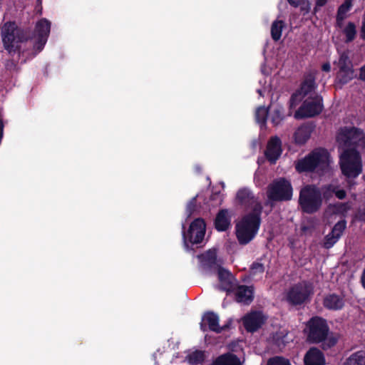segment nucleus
Segmentation results:
<instances>
[{"instance_id":"f257e3e1","label":"nucleus","mask_w":365,"mask_h":365,"mask_svg":"<svg viewBox=\"0 0 365 365\" xmlns=\"http://www.w3.org/2000/svg\"><path fill=\"white\" fill-rule=\"evenodd\" d=\"M51 31V22L46 19H41L37 21L34 32V37L30 38L29 33L17 26L15 22L9 21L4 24L1 34L5 50L11 56L17 53L19 56L25 53L21 49V43H26L32 46L29 55L34 57L41 52L46 42Z\"/></svg>"},{"instance_id":"f03ea898","label":"nucleus","mask_w":365,"mask_h":365,"mask_svg":"<svg viewBox=\"0 0 365 365\" xmlns=\"http://www.w3.org/2000/svg\"><path fill=\"white\" fill-rule=\"evenodd\" d=\"M307 340L312 344L322 343L323 350H328L334 347L338 338L334 334H329V327L327 322L322 317H313L309 319L306 324Z\"/></svg>"},{"instance_id":"7ed1b4c3","label":"nucleus","mask_w":365,"mask_h":365,"mask_svg":"<svg viewBox=\"0 0 365 365\" xmlns=\"http://www.w3.org/2000/svg\"><path fill=\"white\" fill-rule=\"evenodd\" d=\"M262 210L261 203H256L251 212L236 225V237L240 245L248 244L257 234L261 225Z\"/></svg>"},{"instance_id":"20e7f679","label":"nucleus","mask_w":365,"mask_h":365,"mask_svg":"<svg viewBox=\"0 0 365 365\" xmlns=\"http://www.w3.org/2000/svg\"><path fill=\"white\" fill-rule=\"evenodd\" d=\"M330 155L324 148L314 149L304 158L294 163V168L297 173H313L317 171L324 173L329 167Z\"/></svg>"},{"instance_id":"39448f33","label":"nucleus","mask_w":365,"mask_h":365,"mask_svg":"<svg viewBox=\"0 0 365 365\" xmlns=\"http://www.w3.org/2000/svg\"><path fill=\"white\" fill-rule=\"evenodd\" d=\"M339 165L341 172L351 187L354 185L352 180L358 178L363 172L362 158L359 150L355 148H344L340 153Z\"/></svg>"},{"instance_id":"423d86ee","label":"nucleus","mask_w":365,"mask_h":365,"mask_svg":"<svg viewBox=\"0 0 365 365\" xmlns=\"http://www.w3.org/2000/svg\"><path fill=\"white\" fill-rule=\"evenodd\" d=\"M298 203L303 212H317L322 205L321 190L314 185H305L300 190Z\"/></svg>"},{"instance_id":"0eeeda50","label":"nucleus","mask_w":365,"mask_h":365,"mask_svg":"<svg viewBox=\"0 0 365 365\" xmlns=\"http://www.w3.org/2000/svg\"><path fill=\"white\" fill-rule=\"evenodd\" d=\"M337 141L341 143L344 148L363 149L365 147V135L364 132L355 127L341 128L337 135Z\"/></svg>"},{"instance_id":"6e6552de","label":"nucleus","mask_w":365,"mask_h":365,"mask_svg":"<svg viewBox=\"0 0 365 365\" xmlns=\"http://www.w3.org/2000/svg\"><path fill=\"white\" fill-rule=\"evenodd\" d=\"M293 188L291 182L284 178L274 180L267 187V195L274 202L289 201L292 197Z\"/></svg>"},{"instance_id":"1a4fd4ad","label":"nucleus","mask_w":365,"mask_h":365,"mask_svg":"<svg viewBox=\"0 0 365 365\" xmlns=\"http://www.w3.org/2000/svg\"><path fill=\"white\" fill-rule=\"evenodd\" d=\"M313 293V289L309 282L302 281L290 287L287 294V301L293 306L305 303Z\"/></svg>"},{"instance_id":"9d476101","label":"nucleus","mask_w":365,"mask_h":365,"mask_svg":"<svg viewBox=\"0 0 365 365\" xmlns=\"http://www.w3.org/2000/svg\"><path fill=\"white\" fill-rule=\"evenodd\" d=\"M337 65L339 71L336 75L335 82L336 83L344 86L355 78L352 62L346 52L341 53Z\"/></svg>"},{"instance_id":"9b49d317","label":"nucleus","mask_w":365,"mask_h":365,"mask_svg":"<svg viewBox=\"0 0 365 365\" xmlns=\"http://www.w3.org/2000/svg\"><path fill=\"white\" fill-rule=\"evenodd\" d=\"M323 107L322 97L317 96L314 98H308L296 110L294 118L296 119H302L314 117L322 113Z\"/></svg>"},{"instance_id":"f8f14e48","label":"nucleus","mask_w":365,"mask_h":365,"mask_svg":"<svg viewBox=\"0 0 365 365\" xmlns=\"http://www.w3.org/2000/svg\"><path fill=\"white\" fill-rule=\"evenodd\" d=\"M182 238L185 244L187 241L192 245L199 244L205 237L206 224L202 218L199 217L191 222L187 232H185L184 225H182Z\"/></svg>"},{"instance_id":"ddd939ff","label":"nucleus","mask_w":365,"mask_h":365,"mask_svg":"<svg viewBox=\"0 0 365 365\" xmlns=\"http://www.w3.org/2000/svg\"><path fill=\"white\" fill-rule=\"evenodd\" d=\"M219 322L220 319L217 314L212 311L206 312L202 318L200 329L204 332L210 330L217 334H220L222 331L229 329V324L220 327Z\"/></svg>"},{"instance_id":"4468645a","label":"nucleus","mask_w":365,"mask_h":365,"mask_svg":"<svg viewBox=\"0 0 365 365\" xmlns=\"http://www.w3.org/2000/svg\"><path fill=\"white\" fill-rule=\"evenodd\" d=\"M243 325L247 331L254 333L266 322V317L262 312L254 311L246 314L243 319Z\"/></svg>"},{"instance_id":"2eb2a0df","label":"nucleus","mask_w":365,"mask_h":365,"mask_svg":"<svg viewBox=\"0 0 365 365\" xmlns=\"http://www.w3.org/2000/svg\"><path fill=\"white\" fill-rule=\"evenodd\" d=\"M217 251L215 249L209 250L199 255L197 258L200 260L201 269L207 274L215 272L220 266L217 262Z\"/></svg>"},{"instance_id":"dca6fc26","label":"nucleus","mask_w":365,"mask_h":365,"mask_svg":"<svg viewBox=\"0 0 365 365\" xmlns=\"http://www.w3.org/2000/svg\"><path fill=\"white\" fill-rule=\"evenodd\" d=\"M282 153V141L277 136L272 137L267 143L264 156L270 164H275Z\"/></svg>"},{"instance_id":"f3484780","label":"nucleus","mask_w":365,"mask_h":365,"mask_svg":"<svg viewBox=\"0 0 365 365\" xmlns=\"http://www.w3.org/2000/svg\"><path fill=\"white\" fill-rule=\"evenodd\" d=\"M232 212L228 209H221L216 214L214 227L218 232H225L231 227Z\"/></svg>"},{"instance_id":"a211bd4d","label":"nucleus","mask_w":365,"mask_h":365,"mask_svg":"<svg viewBox=\"0 0 365 365\" xmlns=\"http://www.w3.org/2000/svg\"><path fill=\"white\" fill-rule=\"evenodd\" d=\"M345 305L344 296L331 293L325 295L323 299V306L328 310H341Z\"/></svg>"},{"instance_id":"6ab92c4d","label":"nucleus","mask_w":365,"mask_h":365,"mask_svg":"<svg viewBox=\"0 0 365 365\" xmlns=\"http://www.w3.org/2000/svg\"><path fill=\"white\" fill-rule=\"evenodd\" d=\"M304 363V365H324V355L318 348L312 347L305 354Z\"/></svg>"},{"instance_id":"aec40b11","label":"nucleus","mask_w":365,"mask_h":365,"mask_svg":"<svg viewBox=\"0 0 365 365\" xmlns=\"http://www.w3.org/2000/svg\"><path fill=\"white\" fill-rule=\"evenodd\" d=\"M254 299V289L246 285L238 286L235 292V300L245 304H250Z\"/></svg>"},{"instance_id":"412c9836","label":"nucleus","mask_w":365,"mask_h":365,"mask_svg":"<svg viewBox=\"0 0 365 365\" xmlns=\"http://www.w3.org/2000/svg\"><path fill=\"white\" fill-rule=\"evenodd\" d=\"M313 131V127L310 124H303L299 126L294 133V143L297 145H304L309 139Z\"/></svg>"},{"instance_id":"4be33fe9","label":"nucleus","mask_w":365,"mask_h":365,"mask_svg":"<svg viewBox=\"0 0 365 365\" xmlns=\"http://www.w3.org/2000/svg\"><path fill=\"white\" fill-rule=\"evenodd\" d=\"M236 200L238 204L245 207H248L251 205L254 207L256 203H259L255 202L253 193L247 188L240 189L237 192Z\"/></svg>"},{"instance_id":"5701e85b","label":"nucleus","mask_w":365,"mask_h":365,"mask_svg":"<svg viewBox=\"0 0 365 365\" xmlns=\"http://www.w3.org/2000/svg\"><path fill=\"white\" fill-rule=\"evenodd\" d=\"M317 87L316 83L315 75L312 73H305L304 78L298 88L304 96H307L309 93L314 91Z\"/></svg>"},{"instance_id":"b1692460","label":"nucleus","mask_w":365,"mask_h":365,"mask_svg":"<svg viewBox=\"0 0 365 365\" xmlns=\"http://www.w3.org/2000/svg\"><path fill=\"white\" fill-rule=\"evenodd\" d=\"M212 365H241V362L237 355L225 354L218 356Z\"/></svg>"},{"instance_id":"393cba45","label":"nucleus","mask_w":365,"mask_h":365,"mask_svg":"<svg viewBox=\"0 0 365 365\" xmlns=\"http://www.w3.org/2000/svg\"><path fill=\"white\" fill-rule=\"evenodd\" d=\"M344 365H365V351H359L352 354Z\"/></svg>"},{"instance_id":"a878e982","label":"nucleus","mask_w":365,"mask_h":365,"mask_svg":"<svg viewBox=\"0 0 365 365\" xmlns=\"http://www.w3.org/2000/svg\"><path fill=\"white\" fill-rule=\"evenodd\" d=\"M284 26V22L282 20H275L271 26V36L274 41L281 38L282 29Z\"/></svg>"},{"instance_id":"bb28decb","label":"nucleus","mask_w":365,"mask_h":365,"mask_svg":"<svg viewBox=\"0 0 365 365\" xmlns=\"http://www.w3.org/2000/svg\"><path fill=\"white\" fill-rule=\"evenodd\" d=\"M351 7V1L345 0L344 2L338 8L336 21L342 22L346 17V13L349 11Z\"/></svg>"},{"instance_id":"cd10ccee","label":"nucleus","mask_w":365,"mask_h":365,"mask_svg":"<svg viewBox=\"0 0 365 365\" xmlns=\"http://www.w3.org/2000/svg\"><path fill=\"white\" fill-rule=\"evenodd\" d=\"M284 108L281 106H275L271 113V122L277 126L284 120Z\"/></svg>"},{"instance_id":"c85d7f7f","label":"nucleus","mask_w":365,"mask_h":365,"mask_svg":"<svg viewBox=\"0 0 365 365\" xmlns=\"http://www.w3.org/2000/svg\"><path fill=\"white\" fill-rule=\"evenodd\" d=\"M346 227V222L345 220H341L337 222L331 231L329 232L332 236H334L336 240H339L341 236L342 235L344 230Z\"/></svg>"},{"instance_id":"c756f323","label":"nucleus","mask_w":365,"mask_h":365,"mask_svg":"<svg viewBox=\"0 0 365 365\" xmlns=\"http://www.w3.org/2000/svg\"><path fill=\"white\" fill-rule=\"evenodd\" d=\"M343 32L346 36V43H350L353 41L356 35L355 24L353 22H349L346 26L344 28Z\"/></svg>"},{"instance_id":"7c9ffc66","label":"nucleus","mask_w":365,"mask_h":365,"mask_svg":"<svg viewBox=\"0 0 365 365\" xmlns=\"http://www.w3.org/2000/svg\"><path fill=\"white\" fill-rule=\"evenodd\" d=\"M187 361L191 365H198L203 362L205 359L204 352L196 350L187 356Z\"/></svg>"},{"instance_id":"2f4dec72","label":"nucleus","mask_w":365,"mask_h":365,"mask_svg":"<svg viewBox=\"0 0 365 365\" xmlns=\"http://www.w3.org/2000/svg\"><path fill=\"white\" fill-rule=\"evenodd\" d=\"M268 110L264 106L259 107L255 113V118L258 123L264 125L267 122Z\"/></svg>"},{"instance_id":"473e14b6","label":"nucleus","mask_w":365,"mask_h":365,"mask_svg":"<svg viewBox=\"0 0 365 365\" xmlns=\"http://www.w3.org/2000/svg\"><path fill=\"white\" fill-rule=\"evenodd\" d=\"M303 93H301L299 89L293 93L289 98V103L290 108H295L305 97Z\"/></svg>"},{"instance_id":"72a5a7b5","label":"nucleus","mask_w":365,"mask_h":365,"mask_svg":"<svg viewBox=\"0 0 365 365\" xmlns=\"http://www.w3.org/2000/svg\"><path fill=\"white\" fill-rule=\"evenodd\" d=\"M336 185L328 184L322 187V198H324L327 200H330L334 195Z\"/></svg>"},{"instance_id":"f704fd0d","label":"nucleus","mask_w":365,"mask_h":365,"mask_svg":"<svg viewBox=\"0 0 365 365\" xmlns=\"http://www.w3.org/2000/svg\"><path fill=\"white\" fill-rule=\"evenodd\" d=\"M265 270L264 265L258 262H254L250 267V273L252 276H256L259 274H262Z\"/></svg>"},{"instance_id":"c9c22d12","label":"nucleus","mask_w":365,"mask_h":365,"mask_svg":"<svg viewBox=\"0 0 365 365\" xmlns=\"http://www.w3.org/2000/svg\"><path fill=\"white\" fill-rule=\"evenodd\" d=\"M218 279L220 282L230 280L232 279V274L220 265L217 268Z\"/></svg>"},{"instance_id":"e433bc0d","label":"nucleus","mask_w":365,"mask_h":365,"mask_svg":"<svg viewBox=\"0 0 365 365\" xmlns=\"http://www.w3.org/2000/svg\"><path fill=\"white\" fill-rule=\"evenodd\" d=\"M267 365H291L289 360L283 357L276 356L268 361Z\"/></svg>"},{"instance_id":"4c0bfd02","label":"nucleus","mask_w":365,"mask_h":365,"mask_svg":"<svg viewBox=\"0 0 365 365\" xmlns=\"http://www.w3.org/2000/svg\"><path fill=\"white\" fill-rule=\"evenodd\" d=\"M337 241L338 240L329 233L324 237L323 246L326 249H330L337 242Z\"/></svg>"},{"instance_id":"58836bf2","label":"nucleus","mask_w":365,"mask_h":365,"mask_svg":"<svg viewBox=\"0 0 365 365\" xmlns=\"http://www.w3.org/2000/svg\"><path fill=\"white\" fill-rule=\"evenodd\" d=\"M196 202H197V197H194L188 202L187 207H186V211H187L188 217L191 216L194 213V212L196 210Z\"/></svg>"},{"instance_id":"ea45409f","label":"nucleus","mask_w":365,"mask_h":365,"mask_svg":"<svg viewBox=\"0 0 365 365\" xmlns=\"http://www.w3.org/2000/svg\"><path fill=\"white\" fill-rule=\"evenodd\" d=\"M220 286L222 290L225 291L227 292H230L233 291L234 285L232 282V279L220 282Z\"/></svg>"},{"instance_id":"a19ab883","label":"nucleus","mask_w":365,"mask_h":365,"mask_svg":"<svg viewBox=\"0 0 365 365\" xmlns=\"http://www.w3.org/2000/svg\"><path fill=\"white\" fill-rule=\"evenodd\" d=\"M354 218L359 222H365V205L356 210Z\"/></svg>"},{"instance_id":"79ce46f5","label":"nucleus","mask_w":365,"mask_h":365,"mask_svg":"<svg viewBox=\"0 0 365 365\" xmlns=\"http://www.w3.org/2000/svg\"><path fill=\"white\" fill-rule=\"evenodd\" d=\"M334 195L339 200H344L346 197V192L344 189H339V186L336 185Z\"/></svg>"},{"instance_id":"37998d69","label":"nucleus","mask_w":365,"mask_h":365,"mask_svg":"<svg viewBox=\"0 0 365 365\" xmlns=\"http://www.w3.org/2000/svg\"><path fill=\"white\" fill-rule=\"evenodd\" d=\"M211 201H216L218 204H221L222 199L220 192H213L210 197Z\"/></svg>"},{"instance_id":"c03bdc74","label":"nucleus","mask_w":365,"mask_h":365,"mask_svg":"<svg viewBox=\"0 0 365 365\" xmlns=\"http://www.w3.org/2000/svg\"><path fill=\"white\" fill-rule=\"evenodd\" d=\"M360 38L362 40H365V11L363 16L362 24L360 31Z\"/></svg>"},{"instance_id":"a18cd8bd","label":"nucleus","mask_w":365,"mask_h":365,"mask_svg":"<svg viewBox=\"0 0 365 365\" xmlns=\"http://www.w3.org/2000/svg\"><path fill=\"white\" fill-rule=\"evenodd\" d=\"M359 79L362 81H365V64L362 66L359 69Z\"/></svg>"},{"instance_id":"49530a36","label":"nucleus","mask_w":365,"mask_h":365,"mask_svg":"<svg viewBox=\"0 0 365 365\" xmlns=\"http://www.w3.org/2000/svg\"><path fill=\"white\" fill-rule=\"evenodd\" d=\"M304 0H287L289 4L293 7H298Z\"/></svg>"},{"instance_id":"de8ad7c7","label":"nucleus","mask_w":365,"mask_h":365,"mask_svg":"<svg viewBox=\"0 0 365 365\" xmlns=\"http://www.w3.org/2000/svg\"><path fill=\"white\" fill-rule=\"evenodd\" d=\"M327 3V0H315V8L314 11H316L317 7H322L326 5Z\"/></svg>"},{"instance_id":"09e8293b","label":"nucleus","mask_w":365,"mask_h":365,"mask_svg":"<svg viewBox=\"0 0 365 365\" xmlns=\"http://www.w3.org/2000/svg\"><path fill=\"white\" fill-rule=\"evenodd\" d=\"M322 70L324 72H329L331 71V65L329 63H325L322 66Z\"/></svg>"},{"instance_id":"8fccbe9b","label":"nucleus","mask_w":365,"mask_h":365,"mask_svg":"<svg viewBox=\"0 0 365 365\" xmlns=\"http://www.w3.org/2000/svg\"><path fill=\"white\" fill-rule=\"evenodd\" d=\"M36 10L37 12L41 13L42 0H36Z\"/></svg>"},{"instance_id":"3c124183","label":"nucleus","mask_w":365,"mask_h":365,"mask_svg":"<svg viewBox=\"0 0 365 365\" xmlns=\"http://www.w3.org/2000/svg\"><path fill=\"white\" fill-rule=\"evenodd\" d=\"M361 284L364 288L365 289V269H364L362 274H361Z\"/></svg>"},{"instance_id":"603ef678","label":"nucleus","mask_w":365,"mask_h":365,"mask_svg":"<svg viewBox=\"0 0 365 365\" xmlns=\"http://www.w3.org/2000/svg\"><path fill=\"white\" fill-rule=\"evenodd\" d=\"M336 24H337V26L341 27V25H342V22H338V21H336Z\"/></svg>"},{"instance_id":"864d4df0","label":"nucleus","mask_w":365,"mask_h":365,"mask_svg":"<svg viewBox=\"0 0 365 365\" xmlns=\"http://www.w3.org/2000/svg\"><path fill=\"white\" fill-rule=\"evenodd\" d=\"M257 93L260 95V96H262V92L260 89L257 90Z\"/></svg>"}]
</instances>
